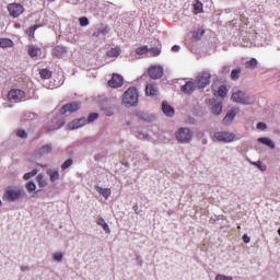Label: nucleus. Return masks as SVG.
<instances>
[{
    "instance_id": "1",
    "label": "nucleus",
    "mask_w": 280,
    "mask_h": 280,
    "mask_svg": "<svg viewBox=\"0 0 280 280\" xmlns=\"http://www.w3.org/2000/svg\"><path fill=\"white\" fill-rule=\"evenodd\" d=\"M78 110H80V103L74 102L63 105L60 109V115L51 120L50 125L47 127V131L54 132V130H60V128L65 126V120H62L61 115H67V113H75Z\"/></svg>"
},
{
    "instance_id": "2",
    "label": "nucleus",
    "mask_w": 280,
    "mask_h": 280,
    "mask_svg": "<svg viewBox=\"0 0 280 280\" xmlns=\"http://www.w3.org/2000/svg\"><path fill=\"white\" fill-rule=\"evenodd\" d=\"M122 104L127 108L137 106L139 104V90L135 86L128 88L122 94Z\"/></svg>"
},
{
    "instance_id": "3",
    "label": "nucleus",
    "mask_w": 280,
    "mask_h": 280,
    "mask_svg": "<svg viewBox=\"0 0 280 280\" xmlns=\"http://www.w3.org/2000/svg\"><path fill=\"white\" fill-rule=\"evenodd\" d=\"M232 100L236 104H242L243 106H253L256 98L254 95L246 93L245 91L237 90L232 94Z\"/></svg>"
},
{
    "instance_id": "4",
    "label": "nucleus",
    "mask_w": 280,
    "mask_h": 280,
    "mask_svg": "<svg viewBox=\"0 0 280 280\" xmlns=\"http://www.w3.org/2000/svg\"><path fill=\"white\" fill-rule=\"evenodd\" d=\"M22 190L19 186H8L2 196V200L7 202H16V200L21 199Z\"/></svg>"
},
{
    "instance_id": "5",
    "label": "nucleus",
    "mask_w": 280,
    "mask_h": 280,
    "mask_svg": "<svg viewBox=\"0 0 280 280\" xmlns=\"http://www.w3.org/2000/svg\"><path fill=\"white\" fill-rule=\"evenodd\" d=\"M175 138L179 143H190L194 139V132L190 128L182 127L175 132Z\"/></svg>"
},
{
    "instance_id": "6",
    "label": "nucleus",
    "mask_w": 280,
    "mask_h": 280,
    "mask_svg": "<svg viewBox=\"0 0 280 280\" xmlns=\"http://www.w3.org/2000/svg\"><path fill=\"white\" fill-rule=\"evenodd\" d=\"M213 137L219 143H231L235 141V133L231 131H217Z\"/></svg>"
},
{
    "instance_id": "7",
    "label": "nucleus",
    "mask_w": 280,
    "mask_h": 280,
    "mask_svg": "<svg viewBox=\"0 0 280 280\" xmlns=\"http://www.w3.org/2000/svg\"><path fill=\"white\" fill-rule=\"evenodd\" d=\"M196 84L199 89H205L211 84V74L209 72H201L196 80Z\"/></svg>"
},
{
    "instance_id": "8",
    "label": "nucleus",
    "mask_w": 280,
    "mask_h": 280,
    "mask_svg": "<svg viewBox=\"0 0 280 280\" xmlns=\"http://www.w3.org/2000/svg\"><path fill=\"white\" fill-rule=\"evenodd\" d=\"M54 150V144L52 143H47L42 145L39 149L35 150L33 152L34 159H43L45 154H51V151Z\"/></svg>"
},
{
    "instance_id": "9",
    "label": "nucleus",
    "mask_w": 280,
    "mask_h": 280,
    "mask_svg": "<svg viewBox=\"0 0 280 280\" xmlns=\"http://www.w3.org/2000/svg\"><path fill=\"white\" fill-rule=\"evenodd\" d=\"M8 11H9V14L13 16V19H19V16H21V14L25 12V9L23 8V5L19 3H12V4H9Z\"/></svg>"
},
{
    "instance_id": "10",
    "label": "nucleus",
    "mask_w": 280,
    "mask_h": 280,
    "mask_svg": "<svg viewBox=\"0 0 280 280\" xmlns=\"http://www.w3.org/2000/svg\"><path fill=\"white\" fill-rule=\"evenodd\" d=\"M148 73L152 80H159V79L163 78V67L151 66L148 70Z\"/></svg>"
},
{
    "instance_id": "11",
    "label": "nucleus",
    "mask_w": 280,
    "mask_h": 280,
    "mask_svg": "<svg viewBox=\"0 0 280 280\" xmlns=\"http://www.w3.org/2000/svg\"><path fill=\"white\" fill-rule=\"evenodd\" d=\"M108 86L112 89H120V86H124V77L121 74H113L112 79L108 81Z\"/></svg>"
},
{
    "instance_id": "12",
    "label": "nucleus",
    "mask_w": 280,
    "mask_h": 280,
    "mask_svg": "<svg viewBox=\"0 0 280 280\" xmlns=\"http://www.w3.org/2000/svg\"><path fill=\"white\" fill-rule=\"evenodd\" d=\"M145 95H148V97H154V96L159 95V85H156V83L147 84Z\"/></svg>"
},
{
    "instance_id": "13",
    "label": "nucleus",
    "mask_w": 280,
    "mask_h": 280,
    "mask_svg": "<svg viewBox=\"0 0 280 280\" xmlns=\"http://www.w3.org/2000/svg\"><path fill=\"white\" fill-rule=\"evenodd\" d=\"M237 109L230 110L223 118L222 124L223 126H231L233 124V119H235V116L237 115Z\"/></svg>"
},
{
    "instance_id": "14",
    "label": "nucleus",
    "mask_w": 280,
    "mask_h": 280,
    "mask_svg": "<svg viewBox=\"0 0 280 280\" xmlns=\"http://www.w3.org/2000/svg\"><path fill=\"white\" fill-rule=\"evenodd\" d=\"M82 126H86V118H79V119H74L73 121H71L70 124H68V128L70 130H75L78 128H82Z\"/></svg>"
},
{
    "instance_id": "15",
    "label": "nucleus",
    "mask_w": 280,
    "mask_h": 280,
    "mask_svg": "<svg viewBox=\"0 0 280 280\" xmlns=\"http://www.w3.org/2000/svg\"><path fill=\"white\" fill-rule=\"evenodd\" d=\"M25 97V92L22 90H11L8 94V100H23Z\"/></svg>"
},
{
    "instance_id": "16",
    "label": "nucleus",
    "mask_w": 280,
    "mask_h": 280,
    "mask_svg": "<svg viewBox=\"0 0 280 280\" xmlns=\"http://www.w3.org/2000/svg\"><path fill=\"white\" fill-rule=\"evenodd\" d=\"M67 47L65 46H56L54 49H52V56L55 58H65V56H67Z\"/></svg>"
},
{
    "instance_id": "17",
    "label": "nucleus",
    "mask_w": 280,
    "mask_h": 280,
    "mask_svg": "<svg viewBox=\"0 0 280 280\" xmlns=\"http://www.w3.org/2000/svg\"><path fill=\"white\" fill-rule=\"evenodd\" d=\"M162 112L166 117H174V107L167 104V102L162 103Z\"/></svg>"
},
{
    "instance_id": "18",
    "label": "nucleus",
    "mask_w": 280,
    "mask_h": 280,
    "mask_svg": "<svg viewBox=\"0 0 280 280\" xmlns=\"http://www.w3.org/2000/svg\"><path fill=\"white\" fill-rule=\"evenodd\" d=\"M183 93L187 95H191L196 91V84L194 82H187L185 85L182 86Z\"/></svg>"
},
{
    "instance_id": "19",
    "label": "nucleus",
    "mask_w": 280,
    "mask_h": 280,
    "mask_svg": "<svg viewBox=\"0 0 280 280\" xmlns=\"http://www.w3.org/2000/svg\"><path fill=\"white\" fill-rule=\"evenodd\" d=\"M96 191L100 194V196H103L105 200H108L110 198V188H102L100 186H95Z\"/></svg>"
},
{
    "instance_id": "20",
    "label": "nucleus",
    "mask_w": 280,
    "mask_h": 280,
    "mask_svg": "<svg viewBox=\"0 0 280 280\" xmlns=\"http://www.w3.org/2000/svg\"><path fill=\"white\" fill-rule=\"evenodd\" d=\"M96 224L97 226H101L105 233L110 234V226H108V223H106L104 218H98Z\"/></svg>"
},
{
    "instance_id": "21",
    "label": "nucleus",
    "mask_w": 280,
    "mask_h": 280,
    "mask_svg": "<svg viewBox=\"0 0 280 280\" xmlns=\"http://www.w3.org/2000/svg\"><path fill=\"white\" fill-rule=\"evenodd\" d=\"M28 56H31V58H38V54H40L42 49L34 46V45H31L28 46Z\"/></svg>"
},
{
    "instance_id": "22",
    "label": "nucleus",
    "mask_w": 280,
    "mask_h": 280,
    "mask_svg": "<svg viewBox=\"0 0 280 280\" xmlns=\"http://www.w3.org/2000/svg\"><path fill=\"white\" fill-rule=\"evenodd\" d=\"M0 47L2 49H8L10 47H14V42L10 38H0Z\"/></svg>"
},
{
    "instance_id": "23",
    "label": "nucleus",
    "mask_w": 280,
    "mask_h": 280,
    "mask_svg": "<svg viewBox=\"0 0 280 280\" xmlns=\"http://www.w3.org/2000/svg\"><path fill=\"white\" fill-rule=\"evenodd\" d=\"M258 142L267 145L271 150H275V142L270 138H258Z\"/></svg>"
},
{
    "instance_id": "24",
    "label": "nucleus",
    "mask_w": 280,
    "mask_h": 280,
    "mask_svg": "<svg viewBox=\"0 0 280 280\" xmlns=\"http://www.w3.org/2000/svg\"><path fill=\"white\" fill-rule=\"evenodd\" d=\"M47 174L50 176V183H56V180H60V172L48 170Z\"/></svg>"
},
{
    "instance_id": "25",
    "label": "nucleus",
    "mask_w": 280,
    "mask_h": 280,
    "mask_svg": "<svg viewBox=\"0 0 280 280\" xmlns=\"http://www.w3.org/2000/svg\"><path fill=\"white\" fill-rule=\"evenodd\" d=\"M211 113L213 115H221L222 114V103H213L211 107Z\"/></svg>"
},
{
    "instance_id": "26",
    "label": "nucleus",
    "mask_w": 280,
    "mask_h": 280,
    "mask_svg": "<svg viewBox=\"0 0 280 280\" xmlns=\"http://www.w3.org/2000/svg\"><path fill=\"white\" fill-rule=\"evenodd\" d=\"M106 104H108V98H104V103L103 106L101 107V110H103L104 115H106V117H113L114 113L113 109H108L104 106H106Z\"/></svg>"
},
{
    "instance_id": "27",
    "label": "nucleus",
    "mask_w": 280,
    "mask_h": 280,
    "mask_svg": "<svg viewBox=\"0 0 280 280\" xmlns=\"http://www.w3.org/2000/svg\"><path fill=\"white\" fill-rule=\"evenodd\" d=\"M36 180L38 183V187L45 188L47 185H49L45 179V175L43 174L37 175Z\"/></svg>"
},
{
    "instance_id": "28",
    "label": "nucleus",
    "mask_w": 280,
    "mask_h": 280,
    "mask_svg": "<svg viewBox=\"0 0 280 280\" xmlns=\"http://www.w3.org/2000/svg\"><path fill=\"white\" fill-rule=\"evenodd\" d=\"M148 54H149L151 57L161 56V47L156 46V47L149 48Z\"/></svg>"
},
{
    "instance_id": "29",
    "label": "nucleus",
    "mask_w": 280,
    "mask_h": 280,
    "mask_svg": "<svg viewBox=\"0 0 280 280\" xmlns=\"http://www.w3.org/2000/svg\"><path fill=\"white\" fill-rule=\"evenodd\" d=\"M119 54H121V50L119 48H112L109 51H107V56L109 58H117V56H119Z\"/></svg>"
},
{
    "instance_id": "30",
    "label": "nucleus",
    "mask_w": 280,
    "mask_h": 280,
    "mask_svg": "<svg viewBox=\"0 0 280 280\" xmlns=\"http://www.w3.org/2000/svg\"><path fill=\"white\" fill-rule=\"evenodd\" d=\"M257 65H258L257 59L252 58L249 61L245 62V68L246 69H255L257 67Z\"/></svg>"
},
{
    "instance_id": "31",
    "label": "nucleus",
    "mask_w": 280,
    "mask_h": 280,
    "mask_svg": "<svg viewBox=\"0 0 280 280\" xmlns=\"http://www.w3.org/2000/svg\"><path fill=\"white\" fill-rule=\"evenodd\" d=\"M25 189H26V191L28 192V194H33V191H36V183H34V182H28V183H26V185H25Z\"/></svg>"
},
{
    "instance_id": "32",
    "label": "nucleus",
    "mask_w": 280,
    "mask_h": 280,
    "mask_svg": "<svg viewBox=\"0 0 280 280\" xmlns=\"http://www.w3.org/2000/svg\"><path fill=\"white\" fill-rule=\"evenodd\" d=\"M148 51H149V47L147 45L136 48V54L138 56H144V54H148Z\"/></svg>"
},
{
    "instance_id": "33",
    "label": "nucleus",
    "mask_w": 280,
    "mask_h": 280,
    "mask_svg": "<svg viewBox=\"0 0 280 280\" xmlns=\"http://www.w3.org/2000/svg\"><path fill=\"white\" fill-rule=\"evenodd\" d=\"M39 75L40 78H43V80H49V78H51V71H49L48 69H42L39 71Z\"/></svg>"
},
{
    "instance_id": "34",
    "label": "nucleus",
    "mask_w": 280,
    "mask_h": 280,
    "mask_svg": "<svg viewBox=\"0 0 280 280\" xmlns=\"http://www.w3.org/2000/svg\"><path fill=\"white\" fill-rule=\"evenodd\" d=\"M36 174H38V170L37 168H35V170H33V171H31L28 173H25L23 178L25 180H30L31 178H34V176H36Z\"/></svg>"
},
{
    "instance_id": "35",
    "label": "nucleus",
    "mask_w": 280,
    "mask_h": 280,
    "mask_svg": "<svg viewBox=\"0 0 280 280\" xmlns=\"http://www.w3.org/2000/svg\"><path fill=\"white\" fill-rule=\"evenodd\" d=\"M240 73H242V69H240V68L232 70L231 79L232 80H240Z\"/></svg>"
},
{
    "instance_id": "36",
    "label": "nucleus",
    "mask_w": 280,
    "mask_h": 280,
    "mask_svg": "<svg viewBox=\"0 0 280 280\" xmlns=\"http://www.w3.org/2000/svg\"><path fill=\"white\" fill-rule=\"evenodd\" d=\"M229 93V90L226 89V86L224 85H221L219 88V91H218V95L219 97H226V94Z\"/></svg>"
},
{
    "instance_id": "37",
    "label": "nucleus",
    "mask_w": 280,
    "mask_h": 280,
    "mask_svg": "<svg viewBox=\"0 0 280 280\" xmlns=\"http://www.w3.org/2000/svg\"><path fill=\"white\" fill-rule=\"evenodd\" d=\"M73 165V160L68 159L61 164V170L65 172V170H69Z\"/></svg>"
},
{
    "instance_id": "38",
    "label": "nucleus",
    "mask_w": 280,
    "mask_h": 280,
    "mask_svg": "<svg viewBox=\"0 0 280 280\" xmlns=\"http://www.w3.org/2000/svg\"><path fill=\"white\" fill-rule=\"evenodd\" d=\"M98 117H100V114L97 113L90 114L86 119V124H93V121H95V119H98Z\"/></svg>"
},
{
    "instance_id": "39",
    "label": "nucleus",
    "mask_w": 280,
    "mask_h": 280,
    "mask_svg": "<svg viewBox=\"0 0 280 280\" xmlns=\"http://www.w3.org/2000/svg\"><path fill=\"white\" fill-rule=\"evenodd\" d=\"M36 30H38V25H35L33 27H30L26 31V36H28V38H34V32H36Z\"/></svg>"
},
{
    "instance_id": "40",
    "label": "nucleus",
    "mask_w": 280,
    "mask_h": 280,
    "mask_svg": "<svg viewBox=\"0 0 280 280\" xmlns=\"http://www.w3.org/2000/svg\"><path fill=\"white\" fill-rule=\"evenodd\" d=\"M195 14H200L202 12V2L197 1L194 5Z\"/></svg>"
},
{
    "instance_id": "41",
    "label": "nucleus",
    "mask_w": 280,
    "mask_h": 280,
    "mask_svg": "<svg viewBox=\"0 0 280 280\" xmlns=\"http://www.w3.org/2000/svg\"><path fill=\"white\" fill-rule=\"evenodd\" d=\"M253 165L258 167V170H260V172H266V165L264 163H261V161L254 162Z\"/></svg>"
},
{
    "instance_id": "42",
    "label": "nucleus",
    "mask_w": 280,
    "mask_h": 280,
    "mask_svg": "<svg viewBox=\"0 0 280 280\" xmlns=\"http://www.w3.org/2000/svg\"><path fill=\"white\" fill-rule=\"evenodd\" d=\"M79 23H80L81 27H88V25H89V18H84V16L80 18L79 19Z\"/></svg>"
},
{
    "instance_id": "43",
    "label": "nucleus",
    "mask_w": 280,
    "mask_h": 280,
    "mask_svg": "<svg viewBox=\"0 0 280 280\" xmlns=\"http://www.w3.org/2000/svg\"><path fill=\"white\" fill-rule=\"evenodd\" d=\"M214 280H233V277L219 273L215 276Z\"/></svg>"
},
{
    "instance_id": "44",
    "label": "nucleus",
    "mask_w": 280,
    "mask_h": 280,
    "mask_svg": "<svg viewBox=\"0 0 280 280\" xmlns=\"http://www.w3.org/2000/svg\"><path fill=\"white\" fill-rule=\"evenodd\" d=\"M63 257L62 253H55L52 256L55 261H62Z\"/></svg>"
},
{
    "instance_id": "45",
    "label": "nucleus",
    "mask_w": 280,
    "mask_h": 280,
    "mask_svg": "<svg viewBox=\"0 0 280 280\" xmlns=\"http://www.w3.org/2000/svg\"><path fill=\"white\" fill-rule=\"evenodd\" d=\"M18 137H20V139H26L27 132L25 130H18Z\"/></svg>"
},
{
    "instance_id": "46",
    "label": "nucleus",
    "mask_w": 280,
    "mask_h": 280,
    "mask_svg": "<svg viewBox=\"0 0 280 280\" xmlns=\"http://www.w3.org/2000/svg\"><path fill=\"white\" fill-rule=\"evenodd\" d=\"M268 128V125H266L265 122H258L257 124V129L258 130H266Z\"/></svg>"
},
{
    "instance_id": "47",
    "label": "nucleus",
    "mask_w": 280,
    "mask_h": 280,
    "mask_svg": "<svg viewBox=\"0 0 280 280\" xmlns=\"http://www.w3.org/2000/svg\"><path fill=\"white\" fill-rule=\"evenodd\" d=\"M243 242H245V244H250V236H247L246 234L243 236Z\"/></svg>"
},
{
    "instance_id": "48",
    "label": "nucleus",
    "mask_w": 280,
    "mask_h": 280,
    "mask_svg": "<svg viewBox=\"0 0 280 280\" xmlns=\"http://www.w3.org/2000/svg\"><path fill=\"white\" fill-rule=\"evenodd\" d=\"M172 51H174V52L180 51V46H178V45L173 46Z\"/></svg>"
},
{
    "instance_id": "49",
    "label": "nucleus",
    "mask_w": 280,
    "mask_h": 280,
    "mask_svg": "<svg viewBox=\"0 0 280 280\" xmlns=\"http://www.w3.org/2000/svg\"><path fill=\"white\" fill-rule=\"evenodd\" d=\"M148 137V133H139L138 139H145Z\"/></svg>"
},
{
    "instance_id": "50",
    "label": "nucleus",
    "mask_w": 280,
    "mask_h": 280,
    "mask_svg": "<svg viewBox=\"0 0 280 280\" xmlns=\"http://www.w3.org/2000/svg\"><path fill=\"white\" fill-rule=\"evenodd\" d=\"M26 270H30V267H27V266H22V267H21V271H22V272H25Z\"/></svg>"
},
{
    "instance_id": "51",
    "label": "nucleus",
    "mask_w": 280,
    "mask_h": 280,
    "mask_svg": "<svg viewBox=\"0 0 280 280\" xmlns=\"http://www.w3.org/2000/svg\"><path fill=\"white\" fill-rule=\"evenodd\" d=\"M207 143H208V140H207V139L202 140V144H203V145H207Z\"/></svg>"
},
{
    "instance_id": "52",
    "label": "nucleus",
    "mask_w": 280,
    "mask_h": 280,
    "mask_svg": "<svg viewBox=\"0 0 280 280\" xmlns=\"http://www.w3.org/2000/svg\"><path fill=\"white\" fill-rule=\"evenodd\" d=\"M4 108H12V105L4 106Z\"/></svg>"
},
{
    "instance_id": "53",
    "label": "nucleus",
    "mask_w": 280,
    "mask_h": 280,
    "mask_svg": "<svg viewBox=\"0 0 280 280\" xmlns=\"http://www.w3.org/2000/svg\"><path fill=\"white\" fill-rule=\"evenodd\" d=\"M202 34H205V31H201V36H202Z\"/></svg>"
},
{
    "instance_id": "54",
    "label": "nucleus",
    "mask_w": 280,
    "mask_h": 280,
    "mask_svg": "<svg viewBox=\"0 0 280 280\" xmlns=\"http://www.w3.org/2000/svg\"><path fill=\"white\" fill-rule=\"evenodd\" d=\"M133 209H135V210H137V206H136V207H133Z\"/></svg>"
},
{
    "instance_id": "55",
    "label": "nucleus",
    "mask_w": 280,
    "mask_h": 280,
    "mask_svg": "<svg viewBox=\"0 0 280 280\" xmlns=\"http://www.w3.org/2000/svg\"><path fill=\"white\" fill-rule=\"evenodd\" d=\"M144 160H147V161H148V158H144Z\"/></svg>"
}]
</instances>
